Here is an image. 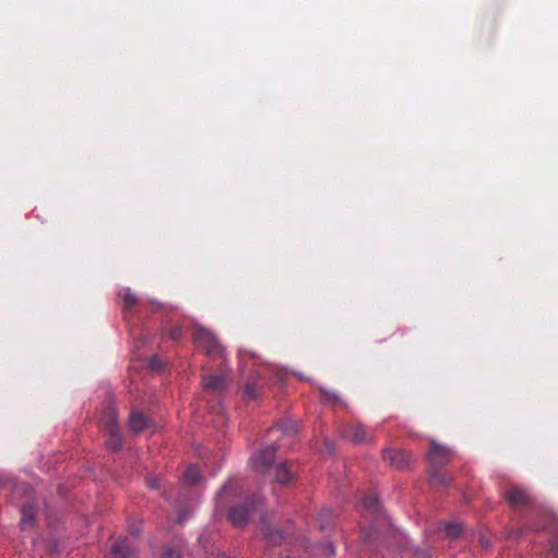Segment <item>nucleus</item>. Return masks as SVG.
I'll use <instances>...</instances> for the list:
<instances>
[{"label": "nucleus", "instance_id": "obj_1", "mask_svg": "<svg viewBox=\"0 0 558 558\" xmlns=\"http://www.w3.org/2000/svg\"><path fill=\"white\" fill-rule=\"evenodd\" d=\"M426 456L429 462V483L434 486L447 487L450 484L451 478L442 473L440 469L452 460L454 456L453 451L445 446H441L437 441L432 440L429 442V449Z\"/></svg>", "mask_w": 558, "mask_h": 558}, {"label": "nucleus", "instance_id": "obj_2", "mask_svg": "<svg viewBox=\"0 0 558 558\" xmlns=\"http://www.w3.org/2000/svg\"><path fill=\"white\" fill-rule=\"evenodd\" d=\"M259 504L260 498L256 495L245 497L243 502H239L229 509V521L236 527L245 526L252 512L257 510Z\"/></svg>", "mask_w": 558, "mask_h": 558}, {"label": "nucleus", "instance_id": "obj_3", "mask_svg": "<svg viewBox=\"0 0 558 558\" xmlns=\"http://www.w3.org/2000/svg\"><path fill=\"white\" fill-rule=\"evenodd\" d=\"M193 339L197 345L209 356L217 357L222 354V347L216 336L203 327H196Z\"/></svg>", "mask_w": 558, "mask_h": 558}, {"label": "nucleus", "instance_id": "obj_4", "mask_svg": "<svg viewBox=\"0 0 558 558\" xmlns=\"http://www.w3.org/2000/svg\"><path fill=\"white\" fill-rule=\"evenodd\" d=\"M276 456V447L275 446H268L260 450L258 453H256L251 461L253 462V466L257 471H265L269 472L271 470L272 462L275 460Z\"/></svg>", "mask_w": 558, "mask_h": 558}, {"label": "nucleus", "instance_id": "obj_5", "mask_svg": "<svg viewBox=\"0 0 558 558\" xmlns=\"http://www.w3.org/2000/svg\"><path fill=\"white\" fill-rule=\"evenodd\" d=\"M258 535H262L265 542L270 546L280 545L283 541L282 532L272 526L266 517L262 518V522L258 526Z\"/></svg>", "mask_w": 558, "mask_h": 558}, {"label": "nucleus", "instance_id": "obj_6", "mask_svg": "<svg viewBox=\"0 0 558 558\" xmlns=\"http://www.w3.org/2000/svg\"><path fill=\"white\" fill-rule=\"evenodd\" d=\"M240 490V483L238 480H229L216 496L217 509H223L227 504L235 497Z\"/></svg>", "mask_w": 558, "mask_h": 558}, {"label": "nucleus", "instance_id": "obj_7", "mask_svg": "<svg viewBox=\"0 0 558 558\" xmlns=\"http://www.w3.org/2000/svg\"><path fill=\"white\" fill-rule=\"evenodd\" d=\"M383 459L396 469H404L410 463L411 454L404 450L385 449Z\"/></svg>", "mask_w": 558, "mask_h": 558}, {"label": "nucleus", "instance_id": "obj_8", "mask_svg": "<svg viewBox=\"0 0 558 558\" xmlns=\"http://www.w3.org/2000/svg\"><path fill=\"white\" fill-rule=\"evenodd\" d=\"M269 472H272L274 478L280 484H289L295 477L294 464L282 462L274 465Z\"/></svg>", "mask_w": 558, "mask_h": 558}, {"label": "nucleus", "instance_id": "obj_9", "mask_svg": "<svg viewBox=\"0 0 558 558\" xmlns=\"http://www.w3.org/2000/svg\"><path fill=\"white\" fill-rule=\"evenodd\" d=\"M505 498L508 502L514 508H521L529 506L532 502L531 496L529 493L518 486L511 487L506 494Z\"/></svg>", "mask_w": 558, "mask_h": 558}, {"label": "nucleus", "instance_id": "obj_10", "mask_svg": "<svg viewBox=\"0 0 558 558\" xmlns=\"http://www.w3.org/2000/svg\"><path fill=\"white\" fill-rule=\"evenodd\" d=\"M203 388L213 395H220L226 389V377L220 374L207 375L203 378Z\"/></svg>", "mask_w": 558, "mask_h": 558}, {"label": "nucleus", "instance_id": "obj_11", "mask_svg": "<svg viewBox=\"0 0 558 558\" xmlns=\"http://www.w3.org/2000/svg\"><path fill=\"white\" fill-rule=\"evenodd\" d=\"M104 432L106 435L107 448L111 451H119L123 445L120 427H111V429H107Z\"/></svg>", "mask_w": 558, "mask_h": 558}, {"label": "nucleus", "instance_id": "obj_12", "mask_svg": "<svg viewBox=\"0 0 558 558\" xmlns=\"http://www.w3.org/2000/svg\"><path fill=\"white\" fill-rule=\"evenodd\" d=\"M133 550L129 539L122 538L112 544L110 551L113 558H129Z\"/></svg>", "mask_w": 558, "mask_h": 558}, {"label": "nucleus", "instance_id": "obj_13", "mask_svg": "<svg viewBox=\"0 0 558 558\" xmlns=\"http://www.w3.org/2000/svg\"><path fill=\"white\" fill-rule=\"evenodd\" d=\"M344 437L353 441L354 444H362L367 441V434L365 427L361 424H352L350 425L345 432Z\"/></svg>", "mask_w": 558, "mask_h": 558}, {"label": "nucleus", "instance_id": "obj_14", "mask_svg": "<svg viewBox=\"0 0 558 558\" xmlns=\"http://www.w3.org/2000/svg\"><path fill=\"white\" fill-rule=\"evenodd\" d=\"M36 510L33 505H24L21 509V527L23 530L32 529L35 522Z\"/></svg>", "mask_w": 558, "mask_h": 558}, {"label": "nucleus", "instance_id": "obj_15", "mask_svg": "<svg viewBox=\"0 0 558 558\" xmlns=\"http://www.w3.org/2000/svg\"><path fill=\"white\" fill-rule=\"evenodd\" d=\"M117 411L116 408L112 405H108L101 415L100 422L104 427V430L111 429V427H119L117 423Z\"/></svg>", "mask_w": 558, "mask_h": 558}, {"label": "nucleus", "instance_id": "obj_16", "mask_svg": "<svg viewBox=\"0 0 558 558\" xmlns=\"http://www.w3.org/2000/svg\"><path fill=\"white\" fill-rule=\"evenodd\" d=\"M119 296L122 299V308L124 313L133 310L138 303L137 295L128 288L122 289L119 292Z\"/></svg>", "mask_w": 558, "mask_h": 558}, {"label": "nucleus", "instance_id": "obj_17", "mask_svg": "<svg viewBox=\"0 0 558 558\" xmlns=\"http://www.w3.org/2000/svg\"><path fill=\"white\" fill-rule=\"evenodd\" d=\"M362 507L373 517L377 518L380 514V506L374 494H367L364 496Z\"/></svg>", "mask_w": 558, "mask_h": 558}, {"label": "nucleus", "instance_id": "obj_18", "mask_svg": "<svg viewBox=\"0 0 558 558\" xmlns=\"http://www.w3.org/2000/svg\"><path fill=\"white\" fill-rule=\"evenodd\" d=\"M333 511L329 508H323L317 514L316 524L319 530L324 531L333 524Z\"/></svg>", "mask_w": 558, "mask_h": 558}, {"label": "nucleus", "instance_id": "obj_19", "mask_svg": "<svg viewBox=\"0 0 558 558\" xmlns=\"http://www.w3.org/2000/svg\"><path fill=\"white\" fill-rule=\"evenodd\" d=\"M130 429L140 433L148 426V420L141 412H133L129 418Z\"/></svg>", "mask_w": 558, "mask_h": 558}, {"label": "nucleus", "instance_id": "obj_20", "mask_svg": "<svg viewBox=\"0 0 558 558\" xmlns=\"http://www.w3.org/2000/svg\"><path fill=\"white\" fill-rule=\"evenodd\" d=\"M201 478L199 470L196 465H189L182 474V482L185 485H195Z\"/></svg>", "mask_w": 558, "mask_h": 558}, {"label": "nucleus", "instance_id": "obj_21", "mask_svg": "<svg viewBox=\"0 0 558 558\" xmlns=\"http://www.w3.org/2000/svg\"><path fill=\"white\" fill-rule=\"evenodd\" d=\"M259 396V386L256 383H247L243 388V399L245 402L254 401Z\"/></svg>", "mask_w": 558, "mask_h": 558}, {"label": "nucleus", "instance_id": "obj_22", "mask_svg": "<svg viewBox=\"0 0 558 558\" xmlns=\"http://www.w3.org/2000/svg\"><path fill=\"white\" fill-rule=\"evenodd\" d=\"M277 426L279 430L288 436L294 435L299 430V424L292 420H283Z\"/></svg>", "mask_w": 558, "mask_h": 558}, {"label": "nucleus", "instance_id": "obj_23", "mask_svg": "<svg viewBox=\"0 0 558 558\" xmlns=\"http://www.w3.org/2000/svg\"><path fill=\"white\" fill-rule=\"evenodd\" d=\"M462 525L460 523H447L445 524V535L450 539L458 538L462 533Z\"/></svg>", "mask_w": 558, "mask_h": 558}, {"label": "nucleus", "instance_id": "obj_24", "mask_svg": "<svg viewBox=\"0 0 558 558\" xmlns=\"http://www.w3.org/2000/svg\"><path fill=\"white\" fill-rule=\"evenodd\" d=\"M322 558H332L336 555V547L331 543H323L317 546Z\"/></svg>", "mask_w": 558, "mask_h": 558}, {"label": "nucleus", "instance_id": "obj_25", "mask_svg": "<svg viewBox=\"0 0 558 558\" xmlns=\"http://www.w3.org/2000/svg\"><path fill=\"white\" fill-rule=\"evenodd\" d=\"M161 558H181V555L174 548H166L161 554Z\"/></svg>", "mask_w": 558, "mask_h": 558}, {"label": "nucleus", "instance_id": "obj_26", "mask_svg": "<svg viewBox=\"0 0 558 558\" xmlns=\"http://www.w3.org/2000/svg\"><path fill=\"white\" fill-rule=\"evenodd\" d=\"M181 336H182V330L180 327H173L169 331V337L174 341H178L181 338Z\"/></svg>", "mask_w": 558, "mask_h": 558}, {"label": "nucleus", "instance_id": "obj_27", "mask_svg": "<svg viewBox=\"0 0 558 558\" xmlns=\"http://www.w3.org/2000/svg\"><path fill=\"white\" fill-rule=\"evenodd\" d=\"M149 367L155 369V371H161L162 369V364H161V362L156 356H154L150 360V362H149Z\"/></svg>", "mask_w": 558, "mask_h": 558}, {"label": "nucleus", "instance_id": "obj_28", "mask_svg": "<svg viewBox=\"0 0 558 558\" xmlns=\"http://www.w3.org/2000/svg\"><path fill=\"white\" fill-rule=\"evenodd\" d=\"M147 485L151 489H158L160 487V480L157 477H150L147 480Z\"/></svg>", "mask_w": 558, "mask_h": 558}, {"label": "nucleus", "instance_id": "obj_29", "mask_svg": "<svg viewBox=\"0 0 558 558\" xmlns=\"http://www.w3.org/2000/svg\"><path fill=\"white\" fill-rule=\"evenodd\" d=\"M129 530L132 535L138 536L141 533V523H138L137 525L130 524Z\"/></svg>", "mask_w": 558, "mask_h": 558}, {"label": "nucleus", "instance_id": "obj_30", "mask_svg": "<svg viewBox=\"0 0 558 558\" xmlns=\"http://www.w3.org/2000/svg\"><path fill=\"white\" fill-rule=\"evenodd\" d=\"M322 395L326 401H336L337 400L336 395L328 392L326 390H322Z\"/></svg>", "mask_w": 558, "mask_h": 558}, {"label": "nucleus", "instance_id": "obj_31", "mask_svg": "<svg viewBox=\"0 0 558 558\" xmlns=\"http://www.w3.org/2000/svg\"><path fill=\"white\" fill-rule=\"evenodd\" d=\"M550 551H551L554 558H558V541H555L551 543Z\"/></svg>", "mask_w": 558, "mask_h": 558}, {"label": "nucleus", "instance_id": "obj_32", "mask_svg": "<svg viewBox=\"0 0 558 558\" xmlns=\"http://www.w3.org/2000/svg\"><path fill=\"white\" fill-rule=\"evenodd\" d=\"M186 515H187V514H185V513H183V512H181V513L179 514V519H178V521H179V523H180V524H182V523L185 521Z\"/></svg>", "mask_w": 558, "mask_h": 558}]
</instances>
